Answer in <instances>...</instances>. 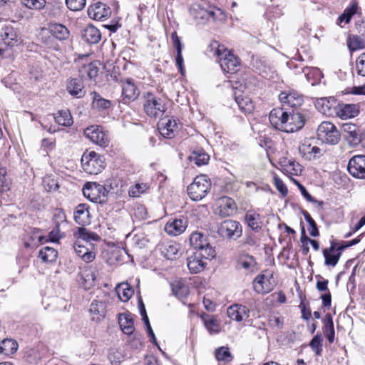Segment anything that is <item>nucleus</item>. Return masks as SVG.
<instances>
[{"label": "nucleus", "mask_w": 365, "mask_h": 365, "mask_svg": "<svg viewBox=\"0 0 365 365\" xmlns=\"http://www.w3.org/2000/svg\"><path fill=\"white\" fill-rule=\"evenodd\" d=\"M210 51L217 56L222 70L228 73H235L238 71L240 60L224 46L214 42L210 44Z\"/></svg>", "instance_id": "obj_1"}, {"label": "nucleus", "mask_w": 365, "mask_h": 365, "mask_svg": "<svg viewBox=\"0 0 365 365\" xmlns=\"http://www.w3.org/2000/svg\"><path fill=\"white\" fill-rule=\"evenodd\" d=\"M81 165L86 173L97 175L104 169L105 159L95 151L86 150L81 157Z\"/></svg>", "instance_id": "obj_2"}, {"label": "nucleus", "mask_w": 365, "mask_h": 365, "mask_svg": "<svg viewBox=\"0 0 365 365\" xmlns=\"http://www.w3.org/2000/svg\"><path fill=\"white\" fill-rule=\"evenodd\" d=\"M191 15L197 21H203L212 19H223L225 14L223 11L219 8L212 6L207 4H194L190 9Z\"/></svg>", "instance_id": "obj_3"}, {"label": "nucleus", "mask_w": 365, "mask_h": 365, "mask_svg": "<svg viewBox=\"0 0 365 365\" xmlns=\"http://www.w3.org/2000/svg\"><path fill=\"white\" fill-rule=\"evenodd\" d=\"M211 187V182L205 175L197 176L193 182L187 187V193L194 201H198L205 197Z\"/></svg>", "instance_id": "obj_4"}, {"label": "nucleus", "mask_w": 365, "mask_h": 365, "mask_svg": "<svg viewBox=\"0 0 365 365\" xmlns=\"http://www.w3.org/2000/svg\"><path fill=\"white\" fill-rule=\"evenodd\" d=\"M318 138L323 143L336 145L340 140V133L336 126L329 122L324 121L317 129Z\"/></svg>", "instance_id": "obj_5"}, {"label": "nucleus", "mask_w": 365, "mask_h": 365, "mask_svg": "<svg viewBox=\"0 0 365 365\" xmlns=\"http://www.w3.org/2000/svg\"><path fill=\"white\" fill-rule=\"evenodd\" d=\"M52 221L55 227L50 232L49 238L51 242H58L63 237V231L62 230L68 225L64 212L61 209L55 210Z\"/></svg>", "instance_id": "obj_6"}, {"label": "nucleus", "mask_w": 365, "mask_h": 365, "mask_svg": "<svg viewBox=\"0 0 365 365\" xmlns=\"http://www.w3.org/2000/svg\"><path fill=\"white\" fill-rule=\"evenodd\" d=\"M145 98L144 110L148 115L156 118L165 112L167 108L162 99L155 97L151 93H147Z\"/></svg>", "instance_id": "obj_7"}, {"label": "nucleus", "mask_w": 365, "mask_h": 365, "mask_svg": "<svg viewBox=\"0 0 365 365\" xmlns=\"http://www.w3.org/2000/svg\"><path fill=\"white\" fill-rule=\"evenodd\" d=\"M242 232L240 222L232 220H225L218 228V233L221 237L230 240H237L242 235Z\"/></svg>", "instance_id": "obj_8"}, {"label": "nucleus", "mask_w": 365, "mask_h": 365, "mask_svg": "<svg viewBox=\"0 0 365 365\" xmlns=\"http://www.w3.org/2000/svg\"><path fill=\"white\" fill-rule=\"evenodd\" d=\"M274 287L272 274L265 271L257 276L253 281V288L256 292L264 294L271 292Z\"/></svg>", "instance_id": "obj_9"}, {"label": "nucleus", "mask_w": 365, "mask_h": 365, "mask_svg": "<svg viewBox=\"0 0 365 365\" xmlns=\"http://www.w3.org/2000/svg\"><path fill=\"white\" fill-rule=\"evenodd\" d=\"M349 174L357 179H365V155H356L349 161L347 166Z\"/></svg>", "instance_id": "obj_10"}, {"label": "nucleus", "mask_w": 365, "mask_h": 365, "mask_svg": "<svg viewBox=\"0 0 365 365\" xmlns=\"http://www.w3.org/2000/svg\"><path fill=\"white\" fill-rule=\"evenodd\" d=\"M84 134L88 139L96 145L101 147H106L108 145V138L103 131L102 128L98 125H91L88 127L84 130Z\"/></svg>", "instance_id": "obj_11"}, {"label": "nucleus", "mask_w": 365, "mask_h": 365, "mask_svg": "<svg viewBox=\"0 0 365 365\" xmlns=\"http://www.w3.org/2000/svg\"><path fill=\"white\" fill-rule=\"evenodd\" d=\"M286 118L283 132L294 133L300 130L304 125V117L299 113H288Z\"/></svg>", "instance_id": "obj_12"}, {"label": "nucleus", "mask_w": 365, "mask_h": 365, "mask_svg": "<svg viewBox=\"0 0 365 365\" xmlns=\"http://www.w3.org/2000/svg\"><path fill=\"white\" fill-rule=\"evenodd\" d=\"M279 100L282 106L292 108L299 107L304 102L303 96L294 90L282 91L279 95Z\"/></svg>", "instance_id": "obj_13"}, {"label": "nucleus", "mask_w": 365, "mask_h": 365, "mask_svg": "<svg viewBox=\"0 0 365 365\" xmlns=\"http://www.w3.org/2000/svg\"><path fill=\"white\" fill-rule=\"evenodd\" d=\"M88 16L94 20L103 21L110 16L111 11L109 6L101 2H96L88 8Z\"/></svg>", "instance_id": "obj_14"}, {"label": "nucleus", "mask_w": 365, "mask_h": 365, "mask_svg": "<svg viewBox=\"0 0 365 365\" xmlns=\"http://www.w3.org/2000/svg\"><path fill=\"white\" fill-rule=\"evenodd\" d=\"M160 133L165 138H174L178 132L177 120L174 118H162L158 125Z\"/></svg>", "instance_id": "obj_15"}, {"label": "nucleus", "mask_w": 365, "mask_h": 365, "mask_svg": "<svg viewBox=\"0 0 365 365\" xmlns=\"http://www.w3.org/2000/svg\"><path fill=\"white\" fill-rule=\"evenodd\" d=\"M158 250L167 259L174 260L179 257L180 245L173 241H165L160 243Z\"/></svg>", "instance_id": "obj_16"}, {"label": "nucleus", "mask_w": 365, "mask_h": 365, "mask_svg": "<svg viewBox=\"0 0 365 365\" xmlns=\"http://www.w3.org/2000/svg\"><path fill=\"white\" fill-rule=\"evenodd\" d=\"M139 94L140 91L132 78H126L122 81V97L125 103L137 99Z\"/></svg>", "instance_id": "obj_17"}, {"label": "nucleus", "mask_w": 365, "mask_h": 365, "mask_svg": "<svg viewBox=\"0 0 365 365\" xmlns=\"http://www.w3.org/2000/svg\"><path fill=\"white\" fill-rule=\"evenodd\" d=\"M228 317L236 322H240L250 317V309L245 305L234 304L227 308Z\"/></svg>", "instance_id": "obj_18"}, {"label": "nucleus", "mask_w": 365, "mask_h": 365, "mask_svg": "<svg viewBox=\"0 0 365 365\" xmlns=\"http://www.w3.org/2000/svg\"><path fill=\"white\" fill-rule=\"evenodd\" d=\"M66 91L72 96L81 98L86 95L83 82L80 78H70L67 81Z\"/></svg>", "instance_id": "obj_19"}, {"label": "nucleus", "mask_w": 365, "mask_h": 365, "mask_svg": "<svg viewBox=\"0 0 365 365\" xmlns=\"http://www.w3.org/2000/svg\"><path fill=\"white\" fill-rule=\"evenodd\" d=\"M288 112L282 108H273L269 113V122L277 130L282 131Z\"/></svg>", "instance_id": "obj_20"}, {"label": "nucleus", "mask_w": 365, "mask_h": 365, "mask_svg": "<svg viewBox=\"0 0 365 365\" xmlns=\"http://www.w3.org/2000/svg\"><path fill=\"white\" fill-rule=\"evenodd\" d=\"M73 237L76 240L75 242L84 243L90 247L93 245L91 242V241H98L100 239L98 235L89 232L84 227H78L77 230L73 232Z\"/></svg>", "instance_id": "obj_21"}, {"label": "nucleus", "mask_w": 365, "mask_h": 365, "mask_svg": "<svg viewBox=\"0 0 365 365\" xmlns=\"http://www.w3.org/2000/svg\"><path fill=\"white\" fill-rule=\"evenodd\" d=\"M103 189V187L96 182H87L83 188V193L90 201L98 202L101 201L100 193Z\"/></svg>", "instance_id": "obj_22"}, {"label": "nucleus", "mask_w": 365, "mask_h": 365, "mask_svg": "<svg viewBox=\"0 0 365 365\" xmlns=\"http://www.w3.org/2000/svg\"><path fill=\"white\" fill-rule=\"evenodd\" d=\"M73 249L76 255L85 262H91L96 258V254L93 251V246L90 247L84 243L74 242Z\"/></svg>", "instance_id": "obj_23"}, {"label": "nucleus", "mask_w": 365, "mask_h": 365, "mask_svg": "<svg viewBox=\"0 0 365 365\" xmlns=\"http://www.w3.org/2000/svg\"><path fill=\"white\" fill-rule=\"evenodd\" d=\"M171 38L173 40V46L177 52L175 64L180 73L183 76L185 75V70L184 67V60L182 55V44L181 43L180 39L175 31L172 34Z\"/></svg>", "instance_id": "obj_24"}, {"label": "nucleus", "mask_w": 365, "mask_h": 365, "mask_svg": "<svg viewBox=\"0 0 365 365\" xmlns=\"http://www.w3.org/2000/svg\"><path fill=\"white\" fill-rule=\"evenodd\" d=\"M89 311L92 320L100 322L106 317V305L105 302L93 300L90 305Z\"/></svg>", "instance_id": "obj_25"}, {"label": "nucleus", "mask_w": 365, "mask_h": 365, "mask_svg": "<svg viewBox=\"0 0 365 365\" xmlns=\"http://www.w3.org/2000/svg\"><path fill=\"white\" fill-rule=\"evenodd\" d=\"M207 263L204 261L200 254L195 252L192 255L189 256L187 259V266L191 273H199L202 272Z\"/></svg>", "instance_id": "obj_26"}, {"label": "nucleus", "mask_w": 365, "mask_h": 365, "mask_svg": "<svg viewBox=\"0 0 365 365\" xmlns=\"http://www.w3.org/2000/svg\"><path fill=\"white\" fill-rule=\"evenodd\" d=\"M187 227V221L184 219H175L167 222L165 232L170 235L178 236L182 233Z\"/></svg>", "instance_id": "obj_27"}, {"label": "nucleus", "mask_w": 365, "mask_h": 365, "mask_svg": "<svg viewBox=\"0 0 365 365\" xmlns=\"http://www.w3.org/2000/svg\"><path fill=\"white\" fill-rule=\"evenodd\" d=\"M81 283L85 289H88L94 286L96 278L95 268L91 267L84 268L80 272Z\"/></svg>", "instance_id": "obj_28"}, {"label": "nucleus", "mask_w": 365, "mask_h": 365, "mask_svg": "<svg viewBox=\"0 0 365 365\" xmlns=\"http://www.w3.org/2000/svg\"><path fill=\"white\" fill-rule=\"evenodd\" d=\"M337 102L334 97L321 98L317 100L315 106L317 109L326 115H331V110L336 108Z\"/></svg>", "instance_id": "obj_29"}, {"label": "nucleus", "mask_w": 365, "mask_h": 365, "mask_svg": "<svg viewBox=\"0 0 365 365\" xmlns=\"http://www.w3.org/2000/svg\"><path fill=\"white\" fill-rule=\"evenodd\" d=\"M245 220L247 225L255 232L261 230L263 222L260 215L255 210H248L245 214Z\"/></svg>", "instance_id": "obj_30"}, {"label": "nucleus", "mask_w": 365, "mask_h": 365, "mask_svg": "<svg viewBox=\"0 0 365 365\" xmlns=\"http://www.w3.org/2000/svg\"><path fill=\"white\" fill-rule=\"evenodd\" d=\"M237 210L235 201L230 197H224L220 200L219 214L222 217L232 215Z\"/></svg>", "instance_id": "obj_31"}, {"label": "nucleus", "mask_w": 365, "mask_h": 365, "mask_svg": "<svg viewBox=\"0 0 365 365\" xmlns=\"http://www.w3.org/2000/svg\"><path fill=\"white\" fill-rule=\"evenodd\" d=\"M299 150L302 156L308 160L319 158L322 155L321 149L319 147L305 143L299 145Z\"/></svg>", "instance_id": "obj_32"}, {"label": "nucleus", "mask_w": 365, "mask_h": 365, "mask_svg": "<svg viewBox=\"0 0 365 365\" xmlns=\"http://www.w3.org/2000/svg\"><path fill=\"white\" fill-rule=\"evenodd\" d=\"M118 323L123 332L125 334L130 335L133 333L134 323L130 314L122 313L118 315Z\"/></svg>", "instance_id": "obj_33"}, {"label": "nucleus", "mask_w": 365, "mask_h": 365, "mask_svg": "<svg viewBox=\"0 0 365 365\" xmlns=\"http://www.w3.org/2000/svg\"><path fill=\"white\" fill-rule=\"evenodd\" d=\"M358 113L359 110L354 104H338L336 108V115L341 119L355 117Z\"/></svg>", "instance_id": "obj_34"}, {"label": "nucleus", "mask_w": 365, "mask_h": 365, "mask_svg": "<svg viewBox=\"0 0 365 365\" xmlns=\"http://www.w3.org/2000/svg\"><path fill=\"white\" fill-rule=\"evenodd\" d=\"M1 37L5 44L14 46L19 42V38L16 30L10 26H5L1 31Z\"/></svg>", "instance_id": "obj_35"}, {"label": "nucleus", "mask_w": 365, "mask_h": 365, "mask_svg": "<svg viewBox=\"0 0 365 365\" xmlns=\"http://www.w3.org/2000/svg\"><path fill=\"white\" fill-rule=\"evenodd\" d=\"M75 221L80 225L90 222V213L88 207L85 204H79L74 212Z\"/></svg>", "instance_id": "obj_36"}, {"label": "nucleus", "mask_w": 365, "mask_h": 365, "mask_svg": "<svg viewBox=\"0 0 365 365\" xmlns=\"http://www.w3.org/2000/svg\"><path fill=\"white\" fill-rule=\"evenodd\" d=\"M82 37L88 43L95 44L101 39V34L96 27L91 25L83 31Z\"/></svg>", "instance_id": "obj_37"}, {"label": "nucleus", "mask_w": 365, "mask_h": 365, "mask_svg": "<svg viewBox=\"0 0 365 365\" xmlns=\"http://www.w3.org/2000/svg\"><path fill=\"white\" fill-rule=\"evenodd\" d=\"M280 163L283 170L291 175H298L302 171L301 165L294 160L283 158L280 160Z\"/></svg>", "instance_id": "obj_38"}, {"label": "nucleus", "mask_w": 365, "mask_h": 365, "mask_svg": "<svg viewBox=\"0 0 365 365\" xmlns=\"http://www.w3.org/2000/svg\"><path fill=\"white\" fill-rule=\"evenodd\" d=\"M334 245L329 248L323 250V256L324 257V264L326 266L335 267L339 261L340 253L334 252Z\"/></svg>", "instance_id": "obj_39"}, {"label": "nucleus", "mask_w": 365, "mask_h": 365, "mask_svg": "<svg viewBox=\"0 0 365 365\" xmlns=\"http://www.w3.org/2000/svg\"><path fill=\"white\" fill-rule=\"evenodd\" d=\"M48 31L51 36L60 41L66 39L69 36L68 29L60 24H51L48 26Z\"/></svg>", "instance_id": "obj_40"}, {"label": "nucleus", "mask_w": 365, "mask_h": 365, "mask_svg": "<svg viewBox=\"0 0 365 365\" xmlns=\"http://www.w3.org/2000/svg\"><path fill=\"white\" fill-rule=\"evenodd\" d=\"M170 286L173 294L180 299L185 298L189 294L188 287L180 279L173 281Z\"/></svg>", "instance_id": "obj_41"}, {"label": "nucleus", "mask_w": 365, "mask_h": 365, "mask_svg": "<svg viewBox=\"0 0 365 365\" xmlns=\"http://www.w3.org/2000/svg\"><path fill=\"white\" fill-rule=\"evenodd\" d=\"M341 130L346 138H347L351 142L356 143V141L361 140L359 137V128L356 125L351 123H346L342 125Z\"/></svg>", "instance_id": "obj_42"}, {"label": "nucleus", "mask_w": 365, "mask_h": 365, "mask_svg": "<svg viewBox=\"0 0 365 365\" xmlns=\"http://www.w3.org/2000/svg\"><path fill=\"white\" fill-rule=\"evenodd\" d=\"M201 319L210 334H213L220 332V324L215 317L210 316L207 314H203L201 315Z\"/></svg>", "instance_id": "obj_43"}, {"label": "nucleus", "mask_w": 365, "mask_h": 365, "mask_svg": "<svg viewBox=\"0 0 365 365\" xmlns=\"http://www.w3.org/2000/svg\"><path fill=\"white\" fill-rule=\"evenodd\" d=\"M189 159L197 166H202L208 163L210 156L202 149H196L191 153Z\"/></svg>", "instance_id": "obj_44"}, {"label": "nucleus", "mask_w": 365, "mask_h": 365, "mask_svg": "<svg viewBox=\"0 0 365 365\" xmlns=\"http://www.w3.org/2000/svg\"><path fill=\"white\" fill-rule=\"evenodd\" d=\"M323 331L327 336L329 343H333L334 341V328L332 317L330 314H327L324 321Z\"/></svg>", "instance_id": "obj_45"}, {"label": "nucleus", "mask_w": 365, "mask_h": 365, "mask_svg": "<svg viewBox=\"0 0 365 365\" xmlns=\"http://www.w3.org/2000/svg\"><path fill=\"white\" fill-rule=\"evenodd\" d=\"M235 100L240 110L250 113L254 110V103L250 98L243 95L235 96Z\"/></svg>", "instance_id": "obj_46"}, {"label": "nucleus", "mask_w": 365, "mask_h": 365, "mask_svg": "<svg viewBox=\"0 0 365 365\" xmlns=\"http://www.w3.org/2000/svg\"><path fill=\"white\" fill-rule=\"evenodd\" d=\"M207 242H209L207 237L198 232L192 233L190 237V243L195 251L199 250L203 246L206 245Z\"/></svg>", "instance_id": "obj_47"}, {"label": "nucleus", "mask_w": 365, "mask_h": 365, "mask_svg": "<svg viewBox=\"0 0 365 365\" xmlns=\"http://www.w3.org/2000/svg\"><path fill=\"white\" fill-rule=\"evenodd\" d=\"M58 257V252L53 247H44L40 250L38 257L43 262H53Z\"/></svg>", "instance_id": "obj_48"}, {"label": "nucleus", "mask_w": 365, "mask_h": 365, "mask_svg": "<svg viewBox=\"0 0 365 365\" xmlns=\"http://www.w3.org/2000/svg\"><path fill=\"white\" fill-rule=\"evenodd\" d=\"M17 349V342L11 339H4L0 343V354L9 356L15 353Z\"/></svg>", "instance_id": "obj_49"}, {"label": "nucleus", "mask_w": 365, "mask_h": 365, "mask_svg": "<svg viewBox=\"0 0 365 365\" xmlns=\"http://www.w3.org/2000/svg\"><path fill=\"white\" fill-rule=\"evenodd\" d=\"M346 43L351 51L365 48V40L359 35H349Z\"/></svg>", "instance_id": "obj_50"}, {"label": "nucleus", "mask_w": 365, "mask_h": 365, "mask_svg": "<svg viewBox=\"0 0 365 365\" xmlns=\"http://www.w3.org/2000/svg\"><path fill=\"white\" fill-rule=\"evenodd\" d=\"M92 106L93 108L98 110H104L108 109L111 106V102L101 96L96 92L92 93Z\"/></svg>", "instance_id": "obj_51"}, {"label": "nucleus", "mask_w": 365, "mask_h": 365, "mask_svg": "<svg viewBox=\"0 0 365 365\" xmlns=\"http://www.w3.org/2000/svg\"><path fill=\"white\" fill-rule=\"evenodd\" d=\"M45 240V237L40 235L38 230H34V231L29 235L28 239H25L24 246L27 248H32L42 244Z\"/></svg>", "instance_id": "obj_52"}, {"label": "nucleus", "mask_w": 365, "mask_h": 365, "mask_svg": "<svg viewBox=\"0 0 365 365\" xmlns=\"http://www.w3.org/2000/svg\"><path fill=\"white\" fill-rule=\"evenodd\" d=\"M303 72L312 86L318 84L322 77V72L317 68H306Z\"/></svg>", "instance_id": "obj_53"}, {"label": "nucleus", "mask_w": 365, "mask_h": 365, "mask_svg": "<svg viewBox=\"0 0 365 365\" xmlns=\"http://www.w3.org/2000/svg\"><path fill=\"white\" fill-rule=\"evenodd\" d=\"M255 266L256 262L254 257L250 255L242 256L237 260V267L240 269L252 272Z\"/></svg>", "instance_id": "obj_54"}, {"label": "nucleus", "mask_w": 365, "mask_h": 365, "mask_svg": "<svg viewBox=\"0 0 365 365\" xmlns=\"http://www.w3.org/2000/svg\"><path fill=\"white\" fill-rule=\"evenodd\" d=\"M56 123L63 126H70L73 123L71 115L68 110H60L55 115Z\"/></svg>", "instance_id": "obj_55"}, {"label": "nucleus", "mask_w": 365, "mask_h": 365, "mask_svg": "<svg viewBox=\"0 0 365 365\" xmlns=\"http://www.w3.org/2000/svg\"><path fill=\"white\" fill-rule=\"evenodd\" d=\"M120 299L123 302H127L130 299L133 291L128 283L120 284L116 289Z\"/></svg>", "instance_id": "obj_56"}, {"label": "nucleus", "mask_w": 365, "mask_h": 365, "mask_svg": "<svg viewBox=\"0 0 365 365\" xmlns=\"http://www.w3.org/2000/svg\"><path fill=\"white\" fill-rule=\"evenodd\" d=\"M215 356L217 361L230 362L233 359V356L228 347L221 346L215 351Z\"/></svg>", "instance_id": "obj_57"}, {"label": "nucleus", "mask_w": 365, "mask_h": 365, "mask_svg": "<svg viewBox=\"0 0 365 365\" xmlns=\"http://www.w3.org/2000/svg\"><path fill=\"white\" fill-rule=\"evenodd\" d=\"M358 9V4L356 1H352L351 4L347 7L344 13L339 17V21L340 22L344 21L346 24H348L352 16L355 14Z\"/></svg>", "instance_id": "obj_58"}, {"label": "nucleus", "mask_w": 365, "mask_h": 365, "mask_svg": "<svg viewBox=\"0 0 365 365\" xmlns=\"http://www.w3.org/2000/svg\"><path fill=\"white\" fill-rule=\"evenodd\" d=\"M43 185L48 192L56 191L59 188L58 180L52 175H46L43 178Z\"/></svg>", "instance_id": "obj_59"}, {"label": "nucleus", "mask_w": 365, "mask_h": 365, "mask_svg": "<svg viewBox=\"0 0 365 365\" xmlns=\"http://www.w3.org/2000/svg\"><path fill=\"white\" fill-rule=\"evenodd\" d=\"M195 252L196 253L200 254V257H202L203 259H212L216 256L215 247L211 246L209 242Z\"/></svg>", "instance_id": "obj_60"}, {"label": "nucleus", "mask_w": 365, "mask_h": 365, "mask_svg": "<svg viewBox=\"0 0 365 365\" xmlns=\"http://www.w3.org/2000/svg\"><path fill=\"white\" fill-rule=\"evenodd\" d=\"M99 71L98 62H92L85 65L81 72L86 73L90 79H94L98 76Z\"/></svg>", "instance_id": "obj_61"}, {"label": "nucleus", "mask_w": 365, "mask_h": 365, "mask_svg": "<svg viewBox=\"0 0 365 365\" xmlns=\"http://www.w3.org/2000/svg\"><path fill=\"white\" fill-rule=\"evenodd\" d=\"M124 358V354L117 349H110L108 354V359L113 365H119Z\"/></svg>", "instance_id": "obj_62"}, {"label": "nucleus", "mask_w": 365, "mask_h": 365, "mask_svg": "<svg viewBox=\"0 0 365 365\" xmlns=\"http://www.w3.org/2000/svg\"><path fill=\"white\" fill-rule=\"evenodd\" d=\"M148 188V186L145 183H137L130 187L128 193L132 197H138L141 194L144 193Z\"/></svg>", "instance_id": "obj_63"}, {"label": "nucleus", "mask_w": 365, "mask_h": 365, "mask_svg": "<svg viewBox=\"0 0 365 365\" xmlns=\"http://www.w3.org/2000/svg\"><path fill=\"white\" fill-rule=\"evenodd\" d=\"M66 5L71 11H78L84 9L86 0H66Z\"/></svg>", "instance_id": "obj_64"}]
</instances>
